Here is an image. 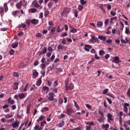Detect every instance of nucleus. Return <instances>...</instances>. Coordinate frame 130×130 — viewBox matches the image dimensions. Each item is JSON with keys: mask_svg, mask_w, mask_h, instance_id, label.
<instances>
[{"mask_svg": "<svg viewBox=\"0 0 130 130\" xmlns=\"http://www.w3.org/2000/svg\"><path fill=\"white\" fill-rule=\"evenodd\" d=\"M90 41L91 42L93 43H95L96 42H99L98 38H95V37L93 36L91 37V38L90 39Z\"/></svg>", "mask_w": 130, "mask_h": 130, "instance_id": "1", "label": "nucleus"}, {"mask_svg": "<svg viewBox=\"0 0 130 130\" xmlns=\"http://www.w3.org/2000/svg\"><path fill=\"white\" fill-rule=\"evenodd\" d=\"M123 106L124 107L123 111L126 113H127L128 111V108L127 107H129V104L127 103H124Z\"/></svg>", "mask_w": 130, "mask_h": 130, "instance_id": "2", "label": "nucleus"}, {"mask_svg": "<svg viewBox=\"0 0 130 130\" xmlns=\"http://www.w3.org/2000/svg\"><path fill=\"white\" fill-rule=\"evenodd\" d=\"M114 58L113 60L112 61V62L117 63H118L120 62L121 61L118 56H116Z\"/></svg>", "mask_w": 130, "mask_h": 130, "instance_id": "3", "label": "nucleus"}, {"mask_svg": "<svg viewBox=\"0 0 130 130\" xmlns=\"http://www.w3.org/2000/svg\"><path fill=\"white\" fill-rule=\"evenodd\" d=\"M73 110L71 108H67L66 110V112L69 115H70L73 112Z\"/></svg>", "mask_w": 130, "mask_h": 130, "instance_id": "4", "label": "nucleus"}, {"mask_svg": "<svg viewBox=\"0 0 130 130\" xmlns=\"http://www.w3.org/2000/svg\"><path fill=\"white\" fill-rule=\"evenodd\" d=\"M19 124V122L15 121L14 123H12L11 125L13 128H16L18 126Z\"/></svg>", "mask_w": 130, "mask_h": 130, "instance_id": "5", "label": "nucleus"}, {"mask_svg": "<svg viewBox=\"0 0 130 130\" xmlns=\"http://www.w3.org/2000/svg\"><path fill=\"white\" fill-rule=\"evenodd\" d=\"M12 15L15 17L16 16H18L20 13V11L19 10L13 11L12 12Z\"/></svg>", "mask_w": 130, "mask_h": 130, "instance_id": "6", "label": "nucleus"}, {"mask_svg": "<svg viewBox=\"0 0 130 130\" xmlns=\"http://www.w3.org/2000/svg\"><path fill=\"white\" fill-rule=\"evenodd\" d=\"M85 47L84 48V50L88 52H89V50L87 48H89V49H91L92 48L91 46L89 45L85 44Z\"/></svg>", "mask_w": 130, "mask_h": 130, "instance_id": "7", "label": "nucleus"}, {"mask_svg": "<svg viewBox=\"0 0 130 130\" xmlns=\"http://www.w3.org/2000/svg\"><path fill=\"white\" fill-rule=\"evenodd\" d=\"M27 94V93H20L19 98L20 99H22L24 98Z\"/></svg>", "mask_w": 130, "mask_h": 130, "instance_id": "8", "label": "nucleus"}, {"mask_svg": "<svg viewBox=\"0 0 130 130\" xmlns=\"http://www.w3.org/2000/svg\"><path fill=\"white\" fill-rule=\"evenodd\" d=\"M69 13V11H67L66 9H64L62 12L60 14L62 17L65 14H67Z\"/></svg>", "mask_w": 130, "mask_h": 130, "instance_id": "9", "label": "nucleus"}, {"mask_svg": "<svg viewBox=\"0 0 130 130\" xmlns=\"http://www.w3.org/2000/svg\"><path fill=\"white\" fill-rule=\"evenodd\" d=\"M39 22V21L38 20L35 19H33L31 21V22L34 25L37 24Z\"/></svg>", "mask_w": 130, "mask_h": 130, "instance_id": "10", "label": "nucleus"}, {"mask_svg": "<svg viewBox=\"0 0 130 130\" xmlns=\"http://www.w3.org/2000/svg\"><path fill=\"white\" fill-rule=\"evenodd\" d=\"M42 83V80L41 77H40L39 79L37 81V83H36V84L37 86H39Z\"/></svg>", "mask_w": 130, "mask_h": 130, "instance_id": "11", "label": "nucleus"}, {"mask_svg": "<svg viewBox=\"0 0 130 130\" xmlns=\"http://www.w3.org/2000/svg\"><path fill=\"white\" fill-rule=\"evenodd\" d=\"M18 83L17 82L15 83L13 85V89L14 90H17L18 89Z\"/></svg>", "mask_w": 130, "mask_h": 130, "instance_id": "12", "label": "nucleus"}, {"mask_svg": "<svg viewBox=\"0 0 130 130\" xmlns=\"http://www.w3.org/2000/svg\"><path fill=\"white\" fill-rule=\"evenodd\" d=\"M68 80H66L65 81V90L66 91H67V89H68Z\"/></svg>", "mask_w": 130, "mask_h": 130, "instance_id": "13", "label": "nucleus"}, {"mask_svg": "<svg viewBox=\"0 0 130 130\" xmlns=\"http://www.w3.org/2000/svg\"><path fill=\"white\" fill-rule=\"evenodd\" d=\"M112 117V115L110 113H107V117L111 121L113 120V119Z\"/></svg>", "mask_w": 130, "mask_h": 130, "instance_id": "14", "label": "nucleus"}, {"mask_svg": "<svg viewBox=\"0 0 130 130\" xmlns=\"http://www.w3.org/2000/svg\"><path fill=\"white\" fill-rule=\"evenodd\" d=\"M98 38L101 40H103V41H105L106 39L105 36H99Z\"/></svg>", "mask_w": 130, "mask_h": 130, "instance_id": "15", "label": "nucleus"}, {"mask_svg": "<svg viewBox=\"0 0 130 130\" xmlns=\"http://www.w3.org/2000/svg\"><path fill=\"white\" fill-rule=\"evenodd\" d=\"M18 42H15L12 44V47L13 48H15L18 47Z\"/></svg>", "mask_w": 130, "mask_h": 130, "instance_id": "16", "label": "nucleus"}, {"mask_svg": "<svg viewBox=\"0 0 130 130\" xmlns=\"http://www.w3.org/2000/svg\"><path fill=\"white\" fill-rule=\"evenodd\" d=\"M23 1H21L18 3L16 5V6L18 8H20L22 5Z\"/></svg>", "mask_w": 130, "mask_h": 130, "instance_id": "17", "label": "nucleus"}, {"mask_svg": "<svg viewBox=\"0 0 130 130\" xmlns=\"http://www.w3.org/2000/svg\"><path fill=\"white\" fill-rule=\"evenodd\" d=\"M34 72H33V75L34 76H35L36 77H38V73L37 72L36 69L34 70Z\"/></svg>", "mask_w": 130, "mask_h": 130, "instance_id": "18", "label": "nucleus"}, {"mask_svg": "<svg viewBox=\"0 0 130 130\" xmlns=\"http://www.w3.org/2000/svg\"><path fill=\"white\" fill-rule=\"evenodd\" d=\"M44 119V116H40L37 120V122H39L40 121H42Z\"/></svg>", "mask_w": 130, "mask_h": 130, "instance_id": "19", "label": "nucleus"}, {"mask_svg": "<svg viewBox=\"0 0 130 130\" xmlns=\"http://www.w3.org/2000/svg\"><path fill=\"white\" fill-rule=\"evenodd\" d=\"M102 128L103 129L105 128L107 129L108 128L109 126V125L108 124H106L105 125L104 124H103L102 126Z\"/></svg>", "mask_w": 130, "mask_h": 130, "instance_id": "20", "label": "nucleus"}, {"mask_svg": "<svg viewBox=\"0 0 130 130\" xmlns=\"http://www.w3.org/2000/svg\"><path fill=\"white\" fill-rule=\"evenodd\" d=\"M64 124V121H62L60 123L57 124V126L59 127H62Z\"/></svg>", "mask_w": 130, "mask_h": 130, "instance_id": "21", "label": "nucleus"}, {"mask_svg": "<svg viewBox=\"0 0 130 130\" xmlns=\"http://www.w3.org/2000/svg\"><path fill=\"white\" fill-rule=\"evenodd\" d=\"M29 12L32 13L35 12L37 11L36 9H30L28 10Z\"/></svg>", "mask_w": 130, "mask_h": 130, "instance_id": "22", "label": "nucleus"}, {"mask_svg": "<svg viewBox=\"0 0 130 130\" xmlns=\"http://www.w3.org/2000/svg\"><path fill=\"white\" fill-rule=\"evenodd\" d=\"M49 110L48 107H45L43 108L41 110V111L42 112H44L45 111H48Z\"/></svg>", "mask_w": 130, "mask_h": 130, "instance_id": "23", "label": "nucleus"}, {"mask_svg": "<svg viewBox=\"0 0 130 130\" xmlns=\"http://www.w3.org/2000/svg\"><path fill=\"white\" fill-rule=\"evenodd\" d=\"M74 16L76 18H77L78 16V10L76 9L74 10Z\"/></svg>", "mask_w": 130, "mask_h": 130, "instance_id": "24", "label": "nucleus"}, {"mask_svg": "<svg viewBox=\"0 0 130 130\" xmlns=\"http://www.w3.org/2000/svg\"><path fill=\"white\" fill-rule=\"evenodd\" d=\"M71 28H73L70 30V32L73 33H74L77 31V30L76 29L74 28L73 27H72L71 26Z\"/></svg>", "mask_w": 130, "mask_h": 130, "instance_id": "25", "label": "nucleus"}, {"mask_svg": "<svg viewBox=\"0 0 130 130\" xmlns=\"http://www.w3.org/2000/svg\"><path fill=\"white\" fill-rule=\"evenodd\" d=\"M103 22L102 21L98 22L97 24V25L100 27H101L103 25Z\"/></svg>", "mask_w": 130, "mask_h": 130, "instance_id": "26", "label": "nucleus"}, {"mask_svg": "<svg viewBox=\"0 0 130 130\" xmlns=\"http://www.w3.org/2000/svg\"><path fill=\"white\" fill-rule=\"evenodd\" d=\"M46 122L45 120H44L41 122L40 123L41 125L40 126L41 127H43L44 126V124H46Z\"/></svg>", "mask_w": 130, "mask_h": 130, "instance_id": "27", "label": "nucleus"}, {"mask_svg": "<svg viewBox=\"0 0 130 130\" xmlns=\"http://www.w3.org/2000/svg\"><path fill=\"white\" fill-rule=\"evenodd\" d=\"M111 6L110 5H109L107 4H105L103 6L102 8H111Z\"/></svg>", "mask_w": 130, "mask_h": 130, "instance_id": "28", "label": "nucleus"}, {"mask_svg": "<svg viewBox=\"0 0 130 130\" xmlns=\"http://www.w3.org/2000/svg\"><path fill=\"white\" fill-rule=\"evenodd\" d=\"M13 76L17 77H18L19 76V75L18 73L14 72L13 73Z\"/></svg>", "mask_w": 130, "mask_h": 130, "instance_id": "29", "label": "nucleus"}, {"mask_svg": "<svg viewBox=\"0 0 130 130\" xmlns=\"http://www.w3.org/2000/svg\"><path fill=\"white\" fill-rule=\"evenodd\" d=\"M4 9H0V13L1 16L4 14Z\"/></svg>", "mask_w": 130, "mask_h": 130, "instance_id": "30", "label": "nucleus"}, {"mask_svg": "<svg viewBox=\"0 0 130 130\" xmlns=\"http://www.w3.org/2000/svg\"><path fill=\"white\" fill-rule=\"evenodd\" d=\"M31 21L29 20H27L26 21V25L27 26H29L30 25V23Z\"/></svg>", "mask_w": 130, "mask_h": 130, "instance_id": "31", "label": "nucleus"}, {"mask_svg": "<svg viewBox=\"0 0 130 130\" xmlns=\"http://www.w3.org/2000/svg\"><path fill=\"white\" fill-rule=\"evenodd\" d=\"M5 117L6 118H9L13 117V115L9 114H8L6 115H5Z\"/></svg>", "mask_w": 130, "mask_h": 130, "instance_id": "32", "label": "nucleus"}, {"mask_svg": "<svg viewBox=\"0 0 130 130\" xmlns=\"http://www.w3.org/2000/svg\"><path fill=\"white\" fill-rule=\"evenodd\" d=\"M70 90H71L73 88V85L72 83H71L69 85Z\"/></svg>", "mask_w": 130, "mask_h": 130, "instance_id": "33", "label": "nucleus"}, {"mask_svg": "<svg viewBox=\"0 0 130 130\" xmlns=\"http://www.w3.org/2000/svg\"><path fill=\"white\" fill-rule=\"evenodd\" d=\"M126 29L125 30V32L126 34H130V31L129 30V28H127V27H126Z\"/></svg>", "mask_w": 130, "mask_h": 130, "instance_id": "34", "label": "nucleus"}, {"mask_svg": "<svg viewBox=\"0 0 130 130\" xmlns=\"http://www.w3.org/2000/svg\"><path fill=\"white\" fill-rule=\"evenodd\" d=\"M108 89H105L103 90V94H105L107 93L108 91Z\"/></svg>", "mask_w": 130, "mask_h": 130, "instance_id": "35", "label": "nucleus"}, {"mask_svg": "<svg viewBox=\"0 0 130 130\" xmlns=\"http://www.w3.org/2000/svg\"><path fill=\"white\" fill-rule=\"evenodd\" d=\"M30 105H28L27 106V113H29V112L30 109Z\"/></svg>", "mask_w": 130, "mask_h": 130, "instance_id": "36", "label": "nucleus"}, {"mask_svg": "<svg viewBox=\"0 0 130 130\" xmlns=\"http://www.w3.org/2000/svg\"><path fill=\"white\" fill-rule=\"evenodd\" d=\"M104 52L102 50H100L99 51V54L100 56H102L104 54Z\"/></svg>", "mask_w": 130, "mask_h": 130, "instance_id": "37", "label": "nucleus"}, {"mask_svg": "<svg viewBox=\"0 0 130 130\" xmlns=\"http://www.w3.org/2000/svg\"><path fill=\"white\" fill-rule=\"evenodd\" d=\"M40 66L42 69H44L46 67V65L44 63H42L40 65Z\"/></svg>", "mask_w": 130, "mask_h": 130, "instance_id": "38", "label": "nucleus"}, {"mask_svg": "<svg viewBox=\"0 0 130 130\" xmlns=\"http://www.w3.org/2000/svg\"><path fill=\"white\" fill-rule=\"evenodd\" d=\"M74 101L75 106L77 108L79 109V107L77 104L76 102L75 101Z\"/></svg>", "mask_w": 130, "mask_h": 130, "instance_id": "39", "label": "nucleus"}, {"mask_svg": "<svg viewBox=\"0 0 130 130\" xmlns=\"http://www.w3.org/2000/svg\"><path fill=\"white\" fill-rule=\"evenodd\" d=\"M54 92H51L48 94L51 97H53L54 96Z\"/></svg>", "mask_w": 130, "mask_h": 130, "instance_id": "40", "label": "nucleus"}, {"mask_svg": "<svg viewBox=\"0 0 130 130\" xmlns=\"http://www.w3.org/2000/svg\"><path fill=\"white\" fill-rule=\"evenodd\" d=\"M14 53V51L11 49L9 52V53L10 55H13Z\"/></svg>", "mask_w": 130, "mask_h": 130, "instance_id": "41", "label": "nucleus"}, {"mask_svg": "<svg viewBox=\"0 0 130 130\" xmlns=\"http://www.w3.org/2000/svg\"><path fill=\"white\" fill-rule=\"evenodd\" d=\"M39 125H36L34 127V129L35 130H37H37H40V128H39Z\"/></svg>", "mask_w": 130, "mask_h": 130, "instance_id": "42", "label": "nucleus"}, {"mask_svg": "<svg viewBox=\"0 0 130 130\" xmlns=\"http://www.w3.org/2000/svg\"><path fill=\"white\" fill-rule=\"evenodd\" d=\"M63 102V100L62 99H59V104L58 105H59V104H61Z\"/></svg>", "mask_w": 130, "mask_h": 130, "instance_id": "43", "label": "nucleus"}, {"mask_svg": "<svg viewBox=\"0 0 130 130\" xmlns=\"http://www.w3.org/2000/svg\"><path fill=\"white\" fill-rule=\"evenodd\" d=\"M109 21V20L108 19H106L105 21V25H107L108 24Z\"/></svg>", "mask_w": 130, "mask_h": 130, "instance_id": "44", "label": "nucleus"}, {"mask_svg": "<svg viewBox=\"0 0 130 130\" xmlns=\"http://www.w3.org/2000/svg\"><path fill=\"white\" fill-rule=\"evenodd\" d=\"M65 115L64 114H61L60 116L58 117V118L59 119H60L61 118H62L64 117H65Z\"/></svg>", "mask_w": 130, "mask_h": 130, "instance_id": "45", "label": "nucleus"}, {"mask_svg": "<svg viewBox=\"0 0 130 130\" xmlns=\"http://www.w3.org/2000/svg\"><path fill=\"white\" fill-rule=\"evenodd\" d=\"M86 2V1L84 0H80V3L83 5L85 4Z\"/></svg>", "mask_w": 130, "mask_h": 130, "instance_id": "46", "label": "nucleus"}, {"mask_svg": "<svg viewBox=\"0 0 130 130\" xmlns=\"http://www.w3.org/2000/svg\"><path fill=\"white\" fill-rule=\"evenodd\" d=\"M39 63L38 61V60L36 61L34 63V66H36Z\"/></svg>", "mask_w": 130, "mask_h": 130, "instance_id": "47", "label": "nucleus"}, {"mask_svg": "<svg viewBox=\"0 0 130 130\" xmlns=\"http://www.w3.org/2000/svg\"><path fill=\"white\" fill-rule=\"evenodd\" d=\"M107 95L111 97L112 98H114V96H113V95L112 94H110V93H108L106 94Z\"/></svg>", "mask_w": 130, "mask_h": 130, "instance_id": "48", "label": "nucleus"}, {"mask_svg": "<svg viewBox=\"0 0 130 130\" xmlns=\"http://www.w3.org/2000/svg\"><path fill=\"white\" fill-rule=\"evenodd\" d=\"M49 89V88L48 87H47L46 86H45L43 87V90L44 91H45L46 90H48Z\"/></svg>", "mask_w": 130, "mask_h": 130, "instance_id": "49", "label": "nucleus"}, {"mask_svg": "<svg viewBox=\"0 0 130 130\" xmlns=\"http://www.w3.org/2000/svg\"><path fill=\"white\" fill-rule=\"evenodd\" d=\"M99 113L101 116V117L102 118H103L104 117V114L103 112H101L100 111H99Z\"/></svg>", "mask_w": 130, "mask_h": 130, "instance_id": "50", "label": "nucleus"}, {"mask_svg": "<svg viewBox=\"0 0 130 130\" xmlns=\"http://www.w3.org/2000/svg\"><path fill=\"white\" fill-rule=\"evenodd\" d=\"M86 124L87 125H90V126H91V125H94L93 123L92 122H87L86 123Z\"/></svg>", "mask_w": 130, "mask_h": 130, "instance_id": "51", "label": "nucleus"}, {"mask_svg": "<svg viewBox=\"0 0 130 130\" xmlns=\"http://www.w3.org/2000/svg\"><path fill=\"white\" fill-rule=\"evenodd\" d=\"M23 3L22 5L23 6H25L26 5L27 3L26 1H25L24 0H23Z\"/></svg>", "mask_w": 130, "mask_h": 130, "instance_id": "52", "label": "nucleus"}, {"mask_svg": "<svg viewBox=\"0 0 130 130\" xmlns=\"http://www.w3.org/2000/svg\"><path fill=\"white\" fill-rule=\"evenodd\" d=\"M112 42V40H111L110 39L107 40L106 41V43H111Z\"/></svg>", "mask_w": 130, "mask_h": 130, "instance_id": "53", "label": "nucleus"}, {"mask_svg": "<svg viewBox=\"0 0 130 130\" xmlns=\"http://www.w3.org/2000/svg\"><path fill=\"white\" fill-rule=\"evenodd\" d=\"M58 49L62 50L63 48V47L61 45H59L57 47Z\"/></svg>", "mask_w": 130, "mask_h": 130, "instance_id": "54", "label": "nucleus"}, {"mask_svg": "<svg viewBox=\"0 0 130 130\" xmlns=\"http://www.w3.org/2000/svg\"><path fill=\"white\" fill-rule=\"evenodd\" d=\"M86 130H90L91 128V126H86Z\"/></svg>", "mask_w": 130, "mask_h": 130, "instance_id": "55", "label": "nucleus"}, {"mask_svg": "<svg viewBox=\"0 0 130 130\" xmlns=\"http://www.w3.org/2000/svg\"><path fill=\"white\" fill-rule=\"evenodd\" d=\"M34 6L36 8H38L39 7L40 5L38 3H36L34 5Z\"/></svg>", "mask_w": 130, "mask_h": 130, "instance_id": "56", "label": "nucleus"}, {"mask_svg": "<svg viewBox=\"0 0 130 130\" xmlns=\"http://www.w3.org/2000/svg\"><path fill=\"white\" fill-rule=\"evenodd\" d=\"M110 56L109 54H107L105 56V57L106 59H107Z\"/></svg>", "mask_w": 130, "mask_h": 130, "instance_id": "57", "label": "nucleus"}, {"mask_svg": "<svg viewBox=\"0 0 130 130\" xmlns=\"http://www.w3.org/2000/svg\"><path fill=\"white\" fill-rule=\"evenodd\" d=\"M49 12L48 11H46L45 12V17H47V15L49 14Z\"/></svg>", "mask_w": 130, "mask_h": 130, "instance_id": "58", "label": "nucleus"}, {"mask_svg": "<svg viewBox=\"0 0 130 130\" xmlns=\"http://www.w3.org/2000/svg\"><path fill=\"white\" fill-rule=\"evenodd\" d=\"M0 29L1 31H5L7 30V28H1Z\"/></svg>", "mask_w": 130, "mask_h": 130, "instance_id": "59", "label": "nucleus"}, {"mask_svg": "<svg viewBox=\"0 0 130 130\" xmlns=\"http://www.w3.org/2000/svg\"><path fill=\"white\" fill-rule=\"evenodd\" d=\"M110 14L114 16H115L116 14V13L113 11H111L110 12Z\"/></svg>", "mask_w": 130, "mask_h": 130, "instance_id": "60", "label": "nucleus"}, {"mask_svg": "<svg viewBox=\"0 0 130 130\" xmlns=\"http://www.w3.org/2000/svg\"><path fill=\"white\" fill-rule=\"evenodd\" d=\"M62 69L60 68H57V72H61L62 71Z\"/></svg>", "mask_w": 130, "mask_h": 130, "instance_id": "61", "label": "nucleus"}, {"mask_svg": "<svg viewBox=\"0 0 130 130\" xmlns=\"http://www.w3.org/2000/svg\"><path fill=\"white\" fill-rule=\"evenodd\" d=\"M130 88H129L127 91V95L130 97Z\"/></svg>", "mask_w": 130, "mask_h": 130, "instance_id": "62", "label": "nucleus"}, {"mask_svg": "<svg viewBox=\"0 0 130 130\" xmlns=\"http://www.w3.org/2000/svg\"><path fill=\"white\" fill-rule=\"evenodd\" d=\"M15 103V101L13 100H11L10 102V104L11 105Z\"/></svg>", "mask_w": 130, "mask_h": 130, "instance_id": "63", "label": "nucleus"}, {"mask_svg": "<svg viewBox=\"0 0 130 130\" xmlns=\"http://www.w3.org/2000/svg\"><path fill=\"white\" fill-rule=\"evenodd\" d=\"M12 109L14 110L16 108V106L15 105H12L11 106Z\"/></svg>", "mask_w": 130, "mask_h": 130, "instance_id": "64", "label": "nucleus"}]
</instances>
